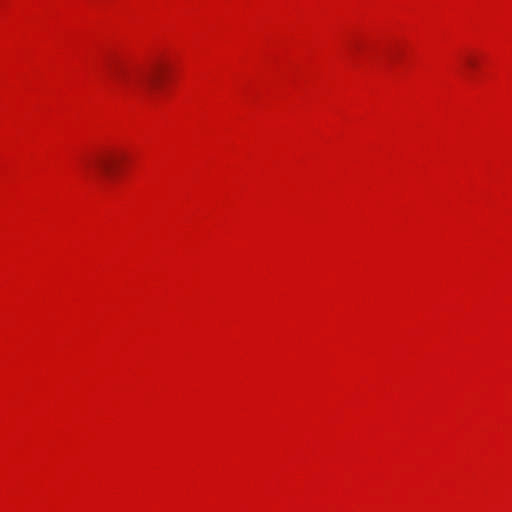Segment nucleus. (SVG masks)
Here are the masks:
<instances>
[{
  "label": "nucleus",
  "instance_id": "obj_2",
  "mask_svg": "<svg viewBox=\"0 0 512 512\" xmlns=\"http://www.w3.org/2000/svg\"><path fill=\"white\" fill-rule=\"evenodd\" d=\"M121 160L122 155L116 151H102L87 162V167L97 178L105 180L118 168Z\"/></svg>",
  "mask_w": 512,
  "mask_h": 512
},
{
  "label": "nucleus",
  "instance_id": "obj_1",
  "mask_svg": "<svg viewBox=\"0 0 512 512\" xmlns=\"http://www.w3.org/2000/svg\"><path fill=\"white\" fill-rule=\"evenodd\" d=\"M167 65L157 61L146 68L129 71L121 64H115L111 73L120 84L145 94H151L163 80Z\"/></svg>",
  "mask_w": 512,
  "mask_h": 512
},
{
  "label": "nucleus",
  "instance_id": "obj_3",
  "mask_svg": "<svg viewBox=\"0 0 512 512\" xmlns=\"http://www.w3.org/2000/svg\"><path fill=\"white\" fill-rule=\"evenodd\" d=\"M468 63H469L470 65H473V64H474V62H473L472 60H469V61H468Z\"/></svg>",
  "mask_w": 512,
  "mask_h": 512
}]
</instances>
